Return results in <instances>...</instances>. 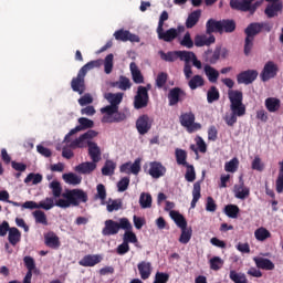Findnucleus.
<instances>
[{
    "label": "nucleus",
    "instance_id": "obj_36",
    "mask_svg": "<svg viewBox=\"0 0 283 283\" xmlns=\"http://www.w3.org/2000/svg\"><path fill=\"white\" fill-rule=\"evenodd\" d=\"M8 241L12 247H17L21 242V231L17 228H11L8 235Z\"/></svg>",
    "mask_w": 283,
    "mask_h": 283
},
{
    "label": "nucleus",
    "instance_id": "obj_33",
    "mask_svg": "<svg viewBox=\"0 0 283 283\" xmlns=\"http://www.w3.org/2000/svg\"><path fill=\"white\" fill-rule=\"evenodd\" d=\"M123 96H125L124 93H105L104 98H106L111 105L118 107L123 103Z\"/></svg>",
    "mask_w": 283,
    "mask_h": 283
},
{
    "label": "nucleus",
    "instance_id": "obj_26",
    "mask_svg": "<svg viewBox=\"0 0 283 283\" xmlns=\"http://www.w3.org/2000/svg\"><path fill=\"white\" fill-rule=\"evenodd\" d=\"M142 280H149L151 276V262L142 261L137 264Z\"/></svg>",
    "mask_w": 283,
    "mask_h": 283
},
{
    "label": "nucleus",
    "instance_id": "obj_10",
    "mask_svg": "<svg viewBox=\"0 0 283 283\" xmlns=\"http://www.w3.org/2000/svg\"><path fill=\"white\" fill-rule=\"evenodd\" d=\"M154 125V119L149 117V115L144 114L139 116L136 120V129L140 136H145V134H149L151 126Z\"/></svg>",
    "mask_w": 283,
    "mask_h": 283
},
{
    "label": "nucleus",
    "instance_id": "obj_64",
    "mask_svg": "<svg viewBox=\"0 0 283 283\" xmlns=\"http://www.w3.org/2000/svg\"><path fill=\"white\" fill-rule=\"evenodd\" d=\"M169 282V274L165 272H157L155 274V280L153 283H168Z\"/></svg>",
    "mask_w": 283,
    "mask_h": 283
},
{
    "label": "nucleus",
    "instance_id": "obj_45",
    "mask_svg": "<svg viewBox=\"0 0 283 283\" xmlns=\"http://www.w3.org/2000/svg\"><path fill=\"white\" fill-rule=\"evenodd\" d=\"M255 0H230V8L232 10H240V8H249L250 3H253Z\"/></svg>",
    "mask_w": 283,
    "mask_h": 283
},
{
    "label": "nucleus",
    "instance_id": "obj_41",
    "mask_svg": "<svg viewBox=\"0 0 283 283\" xmlns=\"http://www.w3.org/2000/svg\"><path fill=\"white\" fill-rule=\"evenodd\" d=\"M221 23V34L226 32L227 34H231V32H235V21L234 20H220Z\"/></svg>",
    "mask_w": 283,
    "mask_h": 283
},
{
    "label": "nucleus",
    "instance_id": "obj_50",
    "mask_svg": "<svg viewBox=\"0 0 283 283\" xmlns=\"http://www.w3.org/2000/svg\"><path fill=\"white\" fill-rule=\"evenodd\" d=\"M254 237L259 242H264V240L271 238V232L266 228H259L255 230Z\"/></svg>",
    "mask_w": 283,
    "mask_h": 283
},
{
    "label": "nucleus",
    "instance_id": "obj_30",
    "mask_svg": "<svg viewBox=\"0 0 283 283\" xmlns=\"http://www.w3.org/2000/svg\"><path fill=\"white\" fill-rule=\"evenodd\" d=\"M203 72L209 81V83H218V78H220V72L216 70L213 66L206 64L203 66Z\"/></svg>",
    "mask_w": 283,
    "mask_h": 283
},
{
    "label": "nucleus",
    "instance_id": "obj_53",
    "mask_svg": "<svg viewBox=\"0 0 283 283\" xmlns=\"http://www.w3.org/2000/svg\"><path fill=\"white\" fill-rule=\"evenodd\" d=\"M33 218L38 224H43L44 227H48V216H45V212L41 210H35L33 212Z\"/></svg>",
    "mask_w": 283,
    "mask_h": 283
},
{
    "label": "nucleus",
    "instance_id": "obj_37",
    "mask_svg": "<svg viewBox=\"0 0 283 283\" xmlns=\"http://www.w3.org/2000/svg\"><path fill=\"white\" fill-rule=\"evenodd\" d=\"M101 65H103V60H93L91 62H87L84 66H82L78 72L84 76H87V72H90V70L101 67Z\"/></svg>",
    "mask_w": 283,
    "mask_h": 283
},
{
    "label": "nucleus",
    "instance_id": "obj_55",
    "mask_svg": "<svg viewBox=\"0 0 283 283\" xmlns=\"http://www.w3.org/2000/svg\"><path fill=\"white\" fill-rule=\"evenodd\" d=\"M224 213L228 218H238V213H240V208L235 205H228L224 207Z\"/></svg>",
    "mask_w": 283,
    "mask_h": 283
},
{
    "label": "nucleus",
    "instance_id": "obj_43",
    "mask_svg": "<svg viewBox=\"0 0 283 283\" xmlns=\"http://www.w3.org/2000/svg\"><path fill=\"white\" fill-rule=\"evenodd\" d=\"M114 171H116V163H114V160L107 159L104 167L102 168V175L114 176Z\"/></svg>",
    "mask_w": 283,
    "mask_h": 283
},
{
    "label": "nucleus",
    "instance_id": "obj_48",
    "mask_svg": "<svg viewBox=\"0 0 283 283\" xmlns=\"http://www.w3.org/2000/svg\"><path fill=\"white\" fill-rule=\"evenodd\" d=\"M207 101L208 103H216V101H220V91L218 87L211 86L207 92Z\"/></svg>",
    "mask_w": 283,
    "mask_h": 283
},
{
    "label": "nucleus",
    "instance_id": "obj_21",
    "mask_svg": "<svg viewBox=\"0 0 283 283\" xmlns=\"http://www.w3.org/2000/svg\"><path fill=\"white\" fill-rule=\"evenodd\" d=\"M216 43V35H209L207 34H197L195 36V45L196 48H205L209 45H213Z\"/></svg>",
    "mask_w": 283,
    "mask_h": 283
},
{
    "label": "nucleus",
    "instance_id": "obj_42",
    "mask_svg": "<svg viewBox=\"0 0 283 283\" xmlns=\"http://www.w3.org/2000/svg\"><path fill=\"white\" fill-rule=\"evenodd\" d=\"M239 167H240V159H238V157H233L230 161H227L224 164V171H228V174H235Z\"/></svg>",
    "mask_w": 283,
    "mask_h": 283
},
{
    "label": "nucleus",
    "instance_id": "obj_11",
    "mask_svg": "<svg viewBox=\"0 0 283 283\" xmlns=\"http://www.w3.org/2000/svg\"><path fill=\"white\" fill-rule=\"evenodd\" d=\"M187 98V93L180 87H174L168 93V103L170 107L176 106L179 103H182Z\"/></svg>",
    "mask_w": 283,
    "mask_h": 283
},
{
    "label": "nucleus",
    "instance_id": "obj_27",
    "mask_svg": "<svg viewBox=\"0 0 283 283\" xmlns=\"http://www.w3.org/2000/svg\"><path fill=\"white\" fill-rule=\"evenodd\" d=\"M253 261L256 269H262L263 271H273L275 269V264L272 263L270 259L255 256Z\"/></svg>",
    "mask_w": 283,
    "mask_h": 283
},
{
    "label": "nucleus",
    "instance_id": "obj_23",
    "mask_svg": "<svg viewBox=\"0 0 283 283\" xmlns=\"http://www.w3.org/2000/svg\"><path fill=\"white\" fill-rule=\"evenodd\" d=\"M220 52H222V48L217 46L214 49V51L212 50H207L205 52V61L207 63H210L211 65H216V63H218V61H220Z\"/></svg>",
    "mask_w": 283,
    "mask_h": 283
},
{
    "label": "nucleus",
    "instance_id": "obj_31",
    "mask_svg": "<svg viewBox=\"0 0 283 283\" xmlns=\"http://www.w3.org/2000/svg\"><path fill=\"white\" fill-rule=\"evenodd\" d=\"M200 17H202V10L198 9L196 11H192L186 20V28H188V30H191V28H195V25H198V21H200Z\"/></svg>",
    "mask_w": 283,
    "mask_h": 283
},
{
    "label": "nucleus",
    "instance_id": "obj_4",
    "mask_svg": "<svg viewBox=\"0 0 283 283\" xmlns=\"http://www.w3.org/2000/svg\"><path fill=\"white\" fill-rule=\"evenodd\" d=\"M262 32V25L260 22H252L250 23L245 30V41H244V54L249 56L251 54V50H253V41H255V36Z\"/></svg>",
    "mask_w": 283,
    "mask_h": 283
},
{
    "label": "nucleus",
    "instance_id": "obj_46",
    "mask_svg": "<svg viewBox=\"0 0 283 283\" xmlns=\"http://www.w3.org/2000/svg\"><path fill=\"white\" fill-rule=\"evenodd\" d=\"M177 165H181L182 167H187L189 163H187V151L177 148L175 151Z\"/></svg>",
    "mask_w": 283,
    "mask_h": 283
},
{
    "label": "nucleus",
    "instance_id": "obj_61",
    "mask_svg": "<svg viewBox=\"0 0 283 283\" xmlns=\"http://www.w3.org/2000/svg\"><path fill=\"white\" fill-rule=\"evenodd\" d=\"M39 209H44V211H50V209H53L54 207V199L46 197L45 200L40 201Z\"/></svg>",
    "mask_w": 283,
    "mask_h": 283
},
{
    "label": "nucleus",
    "instance_id": "obj_51",
    "mask_svg": "<svg viewBox=\"0 0 283 283\" xmlns=\"http://www.w3.org/2000/svg\"><path fill=\"white\" fill-rule=\"evenodd\" d=\"M24 182L25 185H28L29 182H32V185H40V182H43V175L30 172L25 177Z\"/></svg>",
    "mask_w": 283,
    "mask_h": 283
},
{
    "label": "nucleus",
    "instance_id": "obj_6",
    "mask_svg": "<svg viewBox=\"0 0 283 283\" xmlns=\"http://www.w3.org/2000/svg\"><path fill=\"white\" fill-rule=\"evenodd\" d=\"M149 90H151V84L138 86L137 94L134 99L135 109H143L149 105Z\"/></svg>",
    "mask_w": 283,
    "mask_h": 283
},
{
    "label": "nucleus",
    "instance_id": "obj_8",
    "mask_svg": "<svg viewBox=\"0 0 283 283\" xmlns=\"http://www.w3.org/2000/svg\"><path fill=\"white\" fill-rule=\"evenodd\" d=\"M280 69L277 64L273 61H269L264 64L262 72L260 73V78L263 83L271 81V78H275L277 76V72Z\"/></svg>",
    "mask_w": 283,
    "mask_h": 283
},
{
    "label": "nucleus",
    "instance_id": "obj_16",
    "mask_svg": "<svg viewBox=\"0 0 283 283\" xmlns=\"http://www.w3.org/2000/svg\"><path fill=\"white\" fill-rule=\"evenodd\" d=\"M234 197L238 198V200H247L249 196H251V189L249 187L244 186V179L240 177L239 185H234Z\"/></svg>",
    "mask_w": 283,
    "mask_h": 283
},
{
    "label": "nucleus",
    "instance_id": "obj_7",
    "mask_svg": "<svg viewBox=\"0 0 283 283\" xmlns=\"http://www.w3.org/2000/svg\"><path fill=\"white\" fill-rule=\"evenodd\" d=\"M77 123H80L78 126L75 128H72L64 137V143H71L72 139L71 136H74V134H78V132H84V129H92L94 127V120L87 118V117H80L77 119Z\"/></svg>",
    "mask_w": 283,
    "mask_h": 283
},
{
    "label": "nucleus",
    "instance_id": "obj_35",
    "mask_svg": "<svg viewBox=\"0 0 283 283\" xmlns=\"http://www.w3.org/2000/svg\"><path fill=\"white\" fill-rule=\"evenodd\" d=\"M64 182H66V185H73V186H76V185H81V182H83V177L74 174V172H67V174H64L62 176Z\"/></svg>",
    "mask_w": 283,
    "mask_h": 283
},
{
    "label": "nucleus",
    "instance_id": "obj_29",
    "mask_svg": "<svg viewBox=\"0 0 283 283\" xmlns=\"http://www.w3.org/2000/svg\"><path fill=\"white\" fill-rule=\"evenodd\" d=\"M87 147L91 160H93V163H98L101 160V148L98 147V144L95 142H87Z\"/></svg>",
    "mask_w": 283,
    "mask_h": 283
},
{
    "label": "nucleus",
    "instance_id": "obj_22",
    "mask_svg": "<svg viewBox=\"0 0 283 283\" xmlns=\"http://www.w3.org/2000/svg\"><path fill=\"white\" fill-rule=\"evenodd\" d=\"M118 231H120L118 228V222L108 219L104 222L102 235H117Z\"/></svg>",
    "mask_w": 283,
    "mask_h": 283
},
{
    "label": "nucleus",
    "instance_id": "obj_3",
    "mask_svg": "<svg viewBox=\"0 0 283 283\" xmlns=\"http://www.w3.org/2000/svg\"><path fill=\"white\" fill-rule=\"evenodd\" d=\"M169 216L171 220H174L175 224H177V227L181 229L179 242L181 244H189L192 235V230L191 228H187V219H185V216L180 214V212L178 211H170Z\"/></svg>",
    "mask_w": 283,
    "mask_h": 283
},
{
    "label": "nucleus",
    "instance_id": "obj_34",
    "mask_svg": "<svg viewBox=\"0 0 283 283\" xmlns=\"http://www.w3.org/2000/svg\"><path fill=\"white\" fill-rule=\"evenodd\" d=\"M201 190H202L201 182L200 181L195 182L193 189H192V200L190 203L191 209H196V205H198V200L202 198V195L200 193Z\"/></svg>",
    "mask_w": 283,
    "mask_h": 283
},
{
    "label": "nucleus",
    "instance_id": "obj_47",
    "mask_svg": "<svg viewBox=\"0 0 283 283\" xmlns=\"http://www.w3.org/2000/svg\"><path fill=\"white\" fill-rule=\"evenodd\" d=\"M229 277L234 283H249V280L247 279V274L238 273L234 270L230 271Z\"/></svg>",
    "mask_w": 283,
    "mask_h": 283
},
{
    "label": "nucleus",
    "instance_id": "obj_14",
    "mask_svg": "<svg viewBox=\"0 0 283 283\" xmlns=\"http://www.w3.org/2000/svg\"><path fill=\"white\" fill-rule=\"evenodd\" d=\"M71 90L80 95L85 94V75L78 71L77 76L71 81Z\"/></svg>",
    "mask_w": 283,
    "mask_h": 283
},
{
    "label": "nucleus",
    "instance_id": "obj_15",
    "mask_svg": "<svg viewBox=\"0 0 283 283\" xmlns=\"http://www.w3.org/2000/svg\"><path fill=\"white\" fill-rule=\"evenodd\" d=\"M140 158L135 159L133 164L132 161H127L119 167V171L122 174H134V176H138L140 174Z\"/></svg>",
    "mask_w": 283,
    "mask_h": 283
},
{
    "label": "nucleus",
    "instance_id": "obj_24",
    "mask_svg": "<svg viewBox=\"0 0 283 283\" xmlns=\"http://www.w3.org/2000/svg\"><path fill=\"white\" fill-rule=\"evenodd\" d=\"M213 32L222 34V24L220 20L209 19L206 23V34L212 35Z\"/></svg>",
    "mask_w": 283,
    "mask_h": 283
},
{
    "label": "nucleus",
    "instance_id": "obj_17",
    "mask_svg": "<svg viewBox=\"0 0 283 283\" xmlns=\"http://www.w3.org/2000/svg\"><path fill=\"white\" fill-rule=\"evenodd\" d=\"M158 39L160 41H165L166 43H171V41H175V39H178V29L170 28L167 31L161 27L160 29H157Z\"/></svg>",
    "mask_w": 283,
    "mask_h": 283
},
{
    "label": "nucleus",
    "instance_id": "obj_13",
    "mask_svg": "<svg viewBox=\"0 0 283 283\" xmlns=\"http://www.w3.org/2000/svg\"><path fill=\"white\" fill-rule=\"evenodd\" d=\"M255 78H258V71L247 70L237 75V83L239 85H251Z\"/></svg>",
    "mask_w": 283,
    "mask_h": 283
},
{
    "label": "nucleus",
    "instance_id": "obj_9",
    "mask_svg": "<svg viewBox=\"0 0 283 283\" xmlns=\"http://www.w3.org/2000/svg\"><path fill=\"white\" fill-rule=\"evenodd\" d=\"M98 136V133L96 130H87L86 133L82 134L78 138L71 142L69 147L71 149H83L85 147V140L90 143L92 138H96Z\"/></svg>",
    "mask_w": 283,
    "mask_h": 283
},
{
    "label": "nucleus",
    "instance_id": "obj_63",
    "mask_svg": "<svg viewBox=\"0 0 283 283\" xmlns=\"http://www.w3.org/2000/svg\"><path fill=\"white\" fill-rule=\"evenodd\" d=\"M251 167L254 171H264V163H262V158H260V156H255L252 160Z\"/></svg>",
    "mask_w": 283,
    "mask_h": 283
},
{
    "label": "nucleus",
    "instance_id": "obj_52",
    "mask_svg": "<svg viewBox=\"0 0 283 283\" xmlns=\"http://www.w3.org/2000/svg\"><path fill=\"white\" fill-rule=\"evenodd\" d=\"M49 189H51L53 197L61 198V193H63V187H61V182H59L57 180H53L49 185Z\"/></svg>",
    "mask_w": 283,
    "mask_h": 283
},
{
    "label": "nucleus",
    "instance_id": "obj_28",
    "mask_svg": "<svg viewBox=\"0 0 283 283\" xmlns=\"http://www.w3.org/2000/svg\"><path fill=\"white\" fill-rule=\"evenodd\" d=\"M130 74L134 83L137 85H140V83H145V76H143V73L140 72V69H138V65H136V62H132L129 64Z\"/></svg>",
    "mask_w": 283,
    "mask_h": 283
},
{
    "label": "nucleus",
    "instance_id": "obj_19",
    "mask_svg": "<svg viewBox=\"0 0 283 283\" xmlns=\"http://www.w3.org/2000/svg\"><path fill=\"white\" fill-rule=\"evenodd\" d=\"M150 168L148 170L149 176L151 178H163L167 174V168L163 166L160 161H153L149 164Z\"/></svg>",
    "mask_w": 283,
    "mask_h": 283
},
{
    "label": "nucleus",
    "instance_id": "obj_59",
    "mask_svg": "<svg viewBox=\"0 0 283 283\" xmlns=\"http://www.w3.org/2000/svg\"><path fill=\"white\" fill-rule=\"evenodd\" d=\"M185 167L187 168L185 175L187 182H193V180H196V168L193 167V165L190 164Z\"/></svg>",
    "mask_w": 283,
    "mask_h": 283
},
{
    "label": "nucleus",
    "instance_id": "obj_58",
    "mask_svg": "<svg viewBox=\"0 0 283 283\" xmlns=\"http://www.w3.org/2000/svg\"><path fill=\"white\" fill-rule=\"evenodd\" d=\"M167 78H169V75L167 73H158L156 77V87H158V90H163V87L167 85Z\"/></svg>",
    "mask_w": 283,
    "mask_h": 283
},
{
    "label": "nucleus",
    "instance_id": "obj_57",
    "mask_svg": "<svg viewBox=\"0 0 283 283\" xmlns=\"http://www.w3.org/2000/svg\"><path fill=\"white\" fill-rule=\"evenodd\" d=\"M178 59L180 61H185V63H191V61L195 59L196 53L191 51H178Z\"/></svg>",
    "mask_w": 283,
    "mask_h": 283
},
{
    "label": "nucleus",
    "instance_id": "obj_39",
    "mask_svg": "<svg viewBox=\"0 0 283 283\" xmlns=\"http://www.w3.org/2000/svg\"><path fill=\"white\" fill-rule=\"evenodd\" d=\"M188 86L190 90H198V87H205V77L202 75H193L189 82Z\"/></svg>",
    "mask_w": 283,
    "mask_h": 283
},
{
    "label": "nucleus",
    "instance_id": "obj_5",
    "mask_svg": "<svg viewBox=\"0 0 283 283\" xmlns=\"http://www.w3.org/2000/svg\"><path fill=\"white\" fill-rule=\"evenodd\" d=\"M179 123L181 127L187 128L188 134H193V132L202 129V125L200 123H196V114H193V112L182 113L179 116Z\"/></svg>",
    "mask_w": 283,
    "mask_h": 283
},
{
    "label": "nucleus",
    "instance_id": "obj_32",
    "mask_svg": "<svg viewBox=\"0 0 283 283\" xmlns=\"http://www.w3.org/2000/svg\"><path fill=\"white\" fill-rule=\"evenodd\" d=\"M95 169H96V163L94 161L82 163L75 167V171H77V174H84V175L92 174V171H94Z\"/></svg>",
    "mask_w": 283,
    "mask_h": 283
},
{
    "label": "nucleus",
    "instance_id": "obj_20",
    "mask_svg": "<svg viewBox=\"0 0 283 283\" xmlns=\"http://www.w3.org/2000/svg\"><path fill=\"white\" fill-rule=\"evenodd\" d=\"M282 9H283L282 1L276 0L275 2H271L270 4H268L264 12L268 19H273L277 17L280 12H282Z\"/></svg>",
    "mask_w": 283,
    "mask_h": 283
},
{
    "label": "nucleus",
    "instance_id": "obj_44",
    "mask_svg": "<svg viewBox=\"0 0 283 283\" xmlns=\"http://www.w3.org/2000/svg\"><path fill=\"white\" fill-rule=\"evenodd\" d=\"M125 118H127V115H125V113L123 112H116L113 114L112 118H107V117H103L102 123H123V120H125Z\"/></svg>",
    "mask_w": 283,
    "mask_h": 283
},
{
    "label": "nucleus",
    "instance_id": "obj_49",
    "mask_svg": "<svg viewBox=\"0 0 283 283\" xmlns=\"http://www.w3.org/2000/svg\"><path fill=\"white\" fill-rule=\"evenodd\" d=\"M159 56L167 63H174V61L178 59V51H169L167 53H165V51H159Z\"/></svg>",
    "mask_w": 283,
    "mask_h": 283
},
{
    "label": "nucleus",
    "instance_id": "obj_38",
    "mask_svg": "<svg viewBox=\"0 0 283 283\" xmlns=\"http://www.w3.org/2000/svg\"><path fill=\"white\" fill-rule=\"evenodd\" d=\"M151 202L154 199L151 198V193L142 192L139 196V206L142 209H151Z\"/></svg>",
    "mask_w": 283,
    "mask_h": 283
},
{
    "label": "nucleus",
    "instance_id": "obj_54",
    "mask_svg": "<svg viewBox=\"0 0 283 283\" xmlns=\"http://www.w3.org/2000/svg\"><path fill=\"white\" fill-rule=\"evenodd\" d=\"M114 70V54L106 55L104 60V72L105 74H112V71Z\"/></svg>",
    "mask_w": 283,
    "mask_h": 283
},
{
    "label": "nucleus",
    "instance_id": "obj_18",
    "mask_svg": "<svg viewBox=\"0 0 283 283\" xmlns=\"http://www.w3.org/2000/svg\"><path fill=\"white\" fill-rule=\"evenodd\" d=\"M103 262V255L101 254H86L80 261V266H96V264H101Z\"/></svg>",
    "mask_w": 283,
    "mask_h": 283
},
{
    "label": "nucleus",
    "instance_id": "obj_62",
    "mask_svg": "<svg viewBox=\"0 0 283 283\" xmlns=\"http://www.w3.org/2000/svg\"><path fill=\"white\" fill-rule=\"evenodd\" d=\"M224 261L220 256H213L210 259V269L212 271H220L221 266H223Z\"/></svg>",
    "mask_w": 283,
    "mask_h": 283
},
{
    "label": "nucleus",
    "instance_id": "obj_40",
    "mask_svg": "<svg viewBox=\"0 0 283 283\" xmlns=\"http://www.w3.org/2000/svg\"><path fill=\"white\" fill-rule=\"evenodd\" d=\"M281 102L279 98L269 97L265 99V107L268 112L275 113L280 109Z\"/></svg>",
    "mask_w": 283,
    "mask_h": 283
},
{
    "label": "nucleus",
    "instance_id": "obj_1",
    "mask_svg": "<svg viewBox=\"0 0 283 283\" xmlns=\"http://www.w3.org/2000/svg\"><path fill=\"white\" fill-rule=\"evenodd\" d=\"M231 114L226 116L224 120L229 127H233L238 123V118L247 115V105H244V94L242 91H228Z\"/></svg>",
    "mask_w": 283,
    "mask_h": 283
},
{
    "label": "nucleus",
    "instance_id": "obj_25",
    "mask_svg": "<svg viewBox=\"0 0 283 283\" xmlns=\"http://www.w3.org/2000/svg\"><path fill=\"white\" fill-rule=\"evenodd\" d=\"M44 244L49 247V249H59V247H61V240L56 233L48 232L44 235Z\"/></svg>",
    "mask_w": 283,
    "mask_h": 283
},
{
    "label": "nucleus",
    "instance_id": "obj_60",
    "mask_svg": "<svg viewBox=\"0 0 283 283\" xmlns=\"http://www.w3.org/2000/svg\"><path fill=\"white\" fill-rule=\"evenodd\" d=\"M119 90L123 92H127V90H132V81L129 77L125 75L119 76Z\"/></svg>",
    "mask_w": 283,
    "mask_h": 283
},
{
    "label": "nucleus",
    "instance_id": "obj_2",
    "mask_svg": "<svg viewBox=\"0 0 283 283\" xmlns=\"http://www.w3.org/2000/svg\"><path fill=\"white\" fill-rule=\"evenodd\" d=\"M62 198L55 202V207H60L61 209H70V207H78L81 202H87L90 198L87 197V192L83 189H71L66 190L62 193Z\"/></svg>",
    "mask_w": 283,
    "mask_h": 283
},
{
    "label": "nucleus",
    "instance_id": "obj_56",
    "mask_svg": "<svg viewBox=\"0 0 283 283\" xmlns=\"http://www.w3.org/2000/svg\"><path fill=\"white\" fill-rule=\"evenodd\" d=\"M96 191L97 193L95 195V198L97 200H102V202H105V200L107 199V189L105 188V185L98 184L96 186Z\"/></svg>",
    "mask_w": 283,
    "mask_h": 283
},
{
    "label": "nucleus",
    "instance_id": "obj_12",
    "mask_svg": "<svg viewBox=\"0 0 283 283\" xmlns=\"http://www.w3.org/2000/svg\"><path fill=\"white\" fill-rule=\"evenodd\" d=\"M114 36L116 41H122L123 43H127V41H130V43H140V38L125 29H119L114 32Z\"/></svg>",
    "mask_w": 283,
    "mask_h": 283
}]
</instances>
